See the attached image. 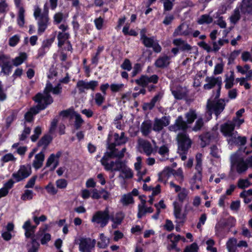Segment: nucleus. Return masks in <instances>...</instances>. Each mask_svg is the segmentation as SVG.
<instances>
[{
  "label": "nucleus",
  "mask_w": 252,
  "mask_h": 252,
  "mask_svg": "<svg viewBox=\"0 0 252 252\" xmlns=\"http://www.w3.org/2000/svg\"><path fill=\"white\" fill-rule=\"evenodd\" d=\"M213 22V18L208 14L201 15L198 19L197 22L199 24H209Z\"/></svg>",
  "instance_id": "41"
},
{
  "label": "nucleus",
  "mask_w": 252,
  "mask_h": 252,
  "mask_svg": "<svg viewBox=\"0 0 252 252\" xmlns=\"http://www.w3.org/2000/svg\"><path fill=\"white\" fill-rule=\"evenodd\" d=\"M75 119L74 126L75 127L79 128L84 122L81 115L77 112L73 113V119Z\"/></svg>",
  "instance_id": "46"
},
{
  "label": "nucleus",
  "mask_w": 252,
  "mask_h": 252,
  "mask_svg": "<svg viewBox=\"0 0 252 252\" xmlns=\"http://www.w3.org/2000/svg\"><path fill=\"white\" fill-rule=\"evenodd\" d=\"M113 137L114 139V143L109 144L108 146V148L109 150H113L117 145L124 144L127 141V138L125 136V134L124 132H122L120 135L115 133L114 134Z\"/></svg>",
  "instance_id": "18"
},
{
  "label": "nucleus",
  "mask_w": 252,
  "mask_h": 252,
  "mask_svg": "<svg viewBox=\"0 0 252 252\" xmlns=\"http://www.w3.org/2000/svg\"><path fill=\"white\" fill-rule=\"evenodd\" d=\"M237 7L242 14H250L252 12V0H242Z\"/></svg>",
  "instance_id": "23"
},
{
  "label": "nucleus",
  "mask_w": 252,
  "mask_h": 252,
  "mask_svg": "<svg viewBox=\"0 0 252 252\" xmlns=\"http://www.w3.org/2000/svg\"><path fill=\"white\" fill-rule=\"evenodd\" d=\"M200 138L201 140L200 145L202 147H204L210 143L212 139L214 138V137L212 136L210 133H206L201 135Z\"/></svg>",
  "instance_id": "35"
},
{
  "label": "nucleus",
  "mask_w": 252,
  "mask_h": 252,
  "mask_svg": "<svg viewBox=\"0 0 252 252\" xmlns=\"http://www.w3.org/2000/svg\"><path fill=\"white\" fill-rule=\"evenodd\" d=\"M110 219L109 207H106L104 211L96 212L92 219V222L98 224L101 227L105 226Z\"/></svg>",
  "instance_id": "8"
},
{
  "label": "nucleus",
  "mask_w": 252,
  "mask_h": 252,
  "mask_svg": "<svg viewBox=\"0 0 252 252\" xmlns=\"http://www.w3.org/2000/svg\"><path fill=\"white\" fill-rule=\"evenodd\" d=\"M220 130L223 136L226 138L228 143H230L232 137H235V135L237 132L234 130V124L231 121H228L221 125Z\"/></svg>",
  "instance_id": "9"
},
{
  "label": "nucleus",
  "mask_w": 252,
  "mask_h": 252,
  "mask_svg": "<svg viewBox=\"0 0 252 252\" xmlns=\"http://www.w3.org/2000/svg\"><path fill=\"white\" fill-rule=\"evenodd\" d=\"M10 64H11V63L7 56L3 54H0V67L1 68Z\"/></svg>",
  "instance_id": "49"
},
{
  "label": "nucleus",
  "mask_w": 252,
  "mask_h": 252,
  "mask_svg": "<svg viewBox=\"0 0 252 252\" xmlns=\"http://www.w3.org/2000/svg\"><path fill=\"white\" fill-rule=\"evenodd\" d=\"M152 130V123L150 121L143 122L141 126V131L143 135H148Z\"/></svg>",
  "instance_id": "33"
},
{
  "label": "nucleus",
  "mask_w": 252,
  "mask_h": 252,
  "mask_svg": "<svg viewBox=\"0 0 252 252\" xmlns=\"http://www.w3.org/2000/svg\"><path fill=\"white\" fill-rule=\"evenodd\" d=\"M111 152L108 153L109 157H116L118 158H123L126 151L125 148H123L122 151L118 153H116V149L115 148L113 150H110Z\"/></svg>",
  "instance_id": "51"
},
{
  "label": "nucleus",
  "mask_w": 252,
  "mask_h": 252,
  "mask_svg": "<svg viewBox=\"0 0 252 252\" xmlns=\"http://www.w3.org/2000/svg\"><path fill=\"white\" fill-rule=\"evenodd\" d=\"M234 75L233 72H231L229 75H226V78L224 80L225 88L226 89H231L234 85Z\"/></svg>",
  "instance_id": "36"
},
{
  "label": "nucleus",
  "mask_w": 252,
  "mask_h": 252,
  "mask_svg": "<svg viewBox=\"0 0 252 252\" xmlns=\"http://www.w3.org/2000/svg\"><path fill=\"white\" fill-rule=\"evenodd\" d=\"M109 157L108 153H107L101 159V163L104 166L105 170L107 171H120L125 162L118 159L115 162L111 161L108 162V158Z\"/></svg>",
  "instance_id": "10"
},
{
  "label": "nucleus",
  "mask_w": 252,
  "mask_h": 252,
  "mask_svg": "<svg viewBox=\"0 0 252 252\" xmlns=\"http://www.w3.org/2000/svg\"><path fill=\"white\" fill-rule=\"evenodd\" d=\"M246 142L245 137H240L238 135L237 132L235 135V137H232V140L229 144H236L240 145H244Z\"/></svg>",
  "instance_id": "42"
},
{
  "label": "nucleus",
  "mask_w": 252,
  "mask_h": 252,
  "mask_svg": "<svg viewBox=\"0 0 252 252\" xmlns=\"http://www.w3.org/2000/svg\"><path fill=\"white\" fill-rule=\"evenodd\" d=\"M67 16L62 12H57L54 16V23L59 24L65 21Z\"/></svg>",
  "instance_id": "43"
},
{
  "label": "nucleus",
  "mask_w": 252,
  "mask_h": 252,
  "mask_svg": "<svg viewBox=\"0 0 252 252\" xmlns=\"http://www.w3.org/2000/svg\"><path fill=\"white\" fill-rule=\"evenodd\" d=\"M178 151L181 155L182 160H185L187 157L186 153L190 147L191 141L185 132L179 133L177 136Z\"/></svg>",
  "instance_id": "5"
},
{
  "label": "nucleus",
  "mask_w": 252,
  "mask_h": 252,
  "mask_svg": "<svg viewBox=\"0 0 252 252\" xmlns=\"http://www.w3.org/2000/svg\"><path fill=\"white\" fill-rule=\"evenodd\" d=\"M68 183L64 179H60L56 181L57 188L59 189H64L66 188Z\"/></svg>",
  "instance_id": "55"
},
{
  "label": "nucleus",
  "mask_w": 252,
  "mask_h": 252,
  "mask_svg": "<svg viewBox=\"0 0 252 252\" xmlns=\"http://www.w3.org/2000/svg\"><path fill=\"white\" fill-rule=\"evenodd\" d=\"M224 63L220 61V63L216 64L214 70V74L215 75L221 73L223 70Z\"/></svg>",
  "instance_id": "60"
},
{
  "label": "nucleus",
  "mask_w": 252,
  "mask_h": 252,
  "mask_svg": "<svg viewBox=\"0 0 252 252\" xmlns=\"http://www.w3.org/2000/svg\"><path fill=\"white\" fill-rule=\"evenodd\" d=\"M20 36L18 34H15L11 37L8 41V44L11 47L15 46L19 42Z\"/></svg>",
  "instance_id": "56"
},
{
  "label": "nucleus",
  "mask_w": 252,
  "mask_h": 252,
  "mask_svg": "<svg viewBox=\"0 0 252 252\" xmlns=\"http://www.w3.org/2000/svg\"><path fill=\"white\" fill-rule=\"evenodd\" d=\"M161 97L160 94H158L155 96L150 103H145L144 105V108L146 109H152L155 106V104Z\"/></svg>",
  "instance_id": "44"
},
{
  "label": "nucleus",
  "mask_w": 252,
  "mask_h": 252,
  "mask_svg": "<svg viewBox=\"0 0 252 252\" xmlns=\"http://www.w3.org/2000/svg\"><path fill=\"white\" fill-rule=\"evenodd\" d=\"M187 128V123L183 120L182 116H179L176 120L175 124L169 126L170 130L173 131H177L180 130L184 131Z\"/></svg>",
  "instance_id": "22"
},
{
  "label": "nucleus",
  "mask_w": 252,
  "mask_h": 252,
  "mask_svg": "<svg viewBox=\"0 0 252 252\" xmlns=\"http://www.w3.org/2000/svg\"><path fill=\"white\" fill-rule=\"evenodd\" d=\"M45 159V155L43 151L36 154L32 161V166L36 170L40 168L43 163Z\"/></svg>",
  "instance_id": "24"
},
{
  "label": "nucleus",
  "mask_w": 252,
  "mask_h": 252,
  "mask_svg": "<svg viewBox=\"0 0 252 252\" xmlns=\"http://www.w3.org/2000/svg\"><path fill=\"white\" fill-rule=\"evenodd\" d=\"M158 80V77L157 75H153L150 77H148L147 75H142L139 79H136L135 82L138 85L144 87L150 83H157Z\"/></svg>",
  "instance_id": "17"
},
{
  "label": "nucleus",
  "mask_w": 252,
  "mask_h": 252,
  "mask_svg": "<svg viewBox=\"0 0 252 252\" xmlns=\"http://www.w3.org/2000/svg\"><path fill=\"white\" fill-rule=\"evenodd\" d=\"M240 9L237 7H236L232 15L230 17V21L232 24H236L240 18Z\"/></svg>",
  "instance_id": "45"
},
{
  "label": "nucleus",
  "mask_w": 252,
  "mask_h": 252,
  "mask_svg": "<svg viewBox=\"0 0 252 252\" xmlns=\"http://www.w3.org/2000/svg\"><path fill=\"white\" fill-rule=\"evenodd\" d=\"M18 15L17 18V24L19 26L22 27L25 24V11H18Z\"/></svg>",
  "instance_id": "57"
},
{
  "label": "nucleus",
  "mask_w": 252,
  "mask_h": 252,
  "mask_svg": "<svg viewBox=\"0 0 252 252\" xmlns=\"http://www.w3.org/2000/svg\"><path fill=\"white\" fill-rule=\"evenodd\" d=\"M52 140V138L50 136L46 135L42 138V139L39 141L38 145L39 146H44L46 147L47 146Z\"/></svg>",
  "instance_id": "61"
},
{
  "label": "nucleus",
  "mask_w": 252,
  "mask_h": 252,
  "mask_svg": "<svg viewBox=\"0 0 252 252\" xmlns=\"http://www.w3.org/2000/svg\"><path fill=\"white\" fill-rule=\"evenodd\" d=\"M120 202L124 206H127L134 203V200L131 193L124 194L120 200Z\"/></svg>",
  "instance_id": "34"
},
{
  "label": "nucleus",
  "mask_w": 252,
  "mask_h": 252,
  "mask_svg": "<svg viewBox=\"0 0 252 252\" xmlns=\"http://www.w3.org/2000/svg\"><path fill=\"white\" fill-rule=\"evenodd\" d=\"M109 243V239L105 237L103 233L99 235V241L97 243V246L100 248H105Z\"/></svg>",
  "instance_id": "40"
},
{
  "label": "nucleus",
  "mask_w": 252,
  "mask_h": 252,
  "mask_svg": "<svg viewBox=\"0 0 252 252\" xmlns=\"http://www.w3.org/2000/svg\"><path fill=\"white\" fill-rule=\"evenodd\" d=\"M125 217L123 213L120 212L117 213L115 215L111 217V220L113 222L112 227L113 228H116L120 225Z\"/></svg>",
  "instance_id": "29"
},
{
  "label": "nucleus",
  "mask_w": 252,
  "mask_h": 252,
  "mask_svg": "<svg viewBox=\"0 0 252 252\" xmlns=\"http://www.w3.org/2000/svg\"><path fill=\"white\" fill-rule=\"evenodd\" d=\"M171 90L173 95L176 99H181L186 95L185 89L181 87L175 88L173 86H172L171 87Z\"/></svg>",
  "instance_id": "30"
},
{
  "label": "nucleus",
  "mask_w": 252,
  "mask_h": 252,
  "mask_svg": "<svg viewBox=\"0 0 252 252\" xmlns=\"http://www.w3.org/2000/svg\"><path fill=\"white\" fill-rule=\"evenodd\" d=\"M144 45L147 47H152L155 52L159 53L161 51V47L154 37H146L142 40Z\"/></svg>",
  "instance_id": "19"
},
{
  "label": "nucleus",
  "mask_w": 252,
  "mask_h": 252,
  "mask_svg": "<svg viewBox=\"0 0 252 252\" xmlns=\"http://www.w3.org/2000/svg\"><path fill=\"white\" fill-rule=\"evenodd\" d=\"M237 242V239L234 237L230 238L228 240L226 243V246L228 252H236Z\"/></svg>",
  "instance_id": "31"
},
{
  "label": "nucleus",
  "mask_w": 252,
  "mask_h": 252,
  "mask_svg": "<svg viewBox=\"0 0 252 252\" xmlns=\"http://www.w3.org/2000/svg\"><path fill=\"white\" fill-rule=\"evenodd\" d=\"M48 8L47 3L44 5L43 13H41V9L38 7H35L34 11V16L38 23V32L41 34L46 30L48 21Z\"/></svg>",
  "instance_id": "4"
},
{
  "label": "nucleus",
  "mask_w": 252,
  "mask_h": 252,
  "mask_svg": "<svg viewBox=\"0 0 252 252\" xmlns=\"http://www.w3.org/2000/svg\"><path fill=\"white\" fill-rule=\"evenodd\" d=\"M27 58L26 53H21L18 57L13 59L12 61V63L14 66H18L21 64Z\"/></svg>",
  "instance_id": "37"
},
{
  "label": "nucleus",
  "mask_w": 252,
  "mask_h": 252,
  "mask_svg": "<svg viewBox=\"0 0 252 252\" xmlns=\"http://www.w3.org/2000/svg\"><path fill=\"white\" fill-rule=\"evenodd\" d=\"M158 154L162 157V160H164L168 158L169 150L165 145L159 148L158 151Z\"/></svg>",
  "instance_id": "48"
},
{
  "label": "nucleus",
  "mask_w": 252,
  "mask_h": 252,
  "mask_svg": "<svg viewBox=\"0 0 252 252\" xmlns=\"http://www.w3.org/2000/svg\"><path fill=\"white\" fill-rule=\"evenodd\" d=\"M198 247L196 243H193L190 245L186 247L183 252H197Z\"/></svg>",
  "instance_id": "64"
},
{
  "label": "nucleus",
  "mask_w": 252,
  "mask_h": 252,
  "mask_svg": "<svg viewBox=\"0 0 252 252\" xmlns=\"http://www.w3.org/2000/svg\"><path fill=\"white\" fill-rule=\"evenodd\" d=\"M186 118L187 119V122L190 124L198 117L196 111L193 109H190L186 114Z\"/></svg>",
  "instance_id": "38"
},
{
  "label": "nucleus",
  "mask_w": 252,
  "mask_h": 252,
  "mask_svg": "<svg viewBox=\"0 0 252 252\" xmlns=\"http://www.w3.org/2000/svg\"><path fill=\"white\" fill-rule=\"evenodd\" d=\"M95 244V240H92L90 238H81L80 239L79 250L81 252H91Z\"/></svg>",
  "instance_id": "15"
},
{
  "label": "nucleus",
  "mask_w": 252,
  "mask_h": 252,
  "mask_svg": "<svg viewBox=\"0 0 252 252\" xmlns=\"http://www.w3.org/2000/svg\"><path fill=\"white\" fill-rule=\"evenodd\" d=\"M69 36V34L68 32H59L58 35L59 47H62V45L67 41L68 44L67 50H70L71 48V47L69 42L67 41V39H68Z\"/></svg>",
  "instance_id": "26"
},
{
  "label": "nucleus",
  "mask_w": 252,
  "mask_h": 252,
  "mask_svg": "<svg viewBox=\"0 0 252 252\" xmlns=\"http://www.w3.org/2000/svg\"><path fill=\"white\" fill-rule=\"evenodd\" d=\"M240 153V151H238L232 154L230 157L231 170L230 175L232 174L234 171H236L239 174H242L248 169V164L246 161L244 160V157Z\"/></svg>",
  "instance_id": "3"
},
{
  "label": "nucleus",
  "mask_w": 252,
  "mask_h": 252,
  "mask_svg": "<svg viewBox=\"0 0 252 252\" xmlns=\"http://www.w3.org/2000/svg\"><path fill=\"white\" fill-rule=\"evenodd\" d=\"M105 95L99 93L95 94L94 100L97 105L100 106L103 103L105 99Z\"/></svg>",
  "instance_id": "58"
},
{
  "label": "nucleus",
  "mask_w": 252,
  "mask_h": 252,
  "mask_svg": "<svg viewBox=\"0 0 252 252\" xmlns=\"http://www.w3.org/2000/svg\"><path fill=\"white\" fill-rule=\"evenodd\" d=\"M32 173L31 167L29 165L20 166L17 172L13 173L12 177L16 182H20L27 177Z\"/></svg>",
  "instance_id": "12"
},
{
  "label": "nucleus",
  "mask_w": 252,
  "mask_h": 252,
  "mask_svg": "<svg viewBox=\"0 0 252 252\" xmlns=\"http://www.w3.org/2000/svg\"><path fill=\"white\" fill-rule=\"evenodd\" d=\"M169 117H163L161 119H155L153 126V130L155 131H160L164 126L169 124Z\"/></svg>",
  "instance_id": "21"
},
{
  "label": "nucleus",
  "mask_w": 252,
  "mask_h": 252,
  "mask_svg": "<svg viewBox=\"0 0 252 252\" xmlns=\"http://www.w3.org/2000/svg\"><path fill=\"white\" fill-rule=\"evenodd\" d=\"M174 207V215L176 219L182 220H185L186 218V215L190 211L193 210V208L190 206L189 204H187L185 206V213H181L182 204L180 202L175 201L173 203Z\"/></svg>",
  "instance_id": "11"
},
{
  "label": "nucleus",
  "mask_w": 252,
  "mask_h": 252,
  "mask_svg": "<svg viewBox=\"0 0 252 252\" xmlns=\"http://www.w3.org/2000/svg\"><path fill=\"white\" fill-rule=\"evenodd\" d=\"M173 44L182 51H185L189 53H191V51L193 53L197 52V48L196 47H191L185 40L181 38L174 39Z\"/></svg>",
  "instance_id": "13"
},
{
  "label": "nucleus",
  "mask_w": 252,
  "mask_h": 252,
  "mask_svg": "<svg viewBox=\"0 0 252 252\" xmlns=\"http://www.w3.org/2000/svg\"><path fill=\"white\" fill-rule=\"evenodd\" d=\"M98 85V82L92 80L90 82H86L84 80H80L77 83V87L79 91L81 92H84L85 90H94L95 88Z\"/></svg>",
  "instance_id": "16"
},
{
  "label": "nucleus",
  "mask_w": 252,
  "mask_h": 252,
  "mask_svg": "<svg viewBox=\"0 0 252 252\" xmlns=\"http://www.w3.org/2000/svg\"><path fill=\"white\" fill-rule=\"evenodd\" d=\"M16 158L11 153H8L4 155L1 158V161L3 162H7L9 161H15Z\"/></svg>",
  "instance_id": "63"
},
{
  "label": "nucleus",
  "mask_w": 252,
  "mask_h": 252,
  "mask_svg": "<svg viewBox=\"0 0 252 252\" xmlns=\"http://www.w3.org/2000/svg\"><path fill=\"white\" fill-rule=\"evenodd\" d=\"M61 156L60 152H58L56 154H51L47 159L46 167H50L52 170L55 169L59 165V159Z\"/></svg>",
  "instance_id": "20"
},
{
  "label": "nucleus",
  "mask_w": 252,
  "mask_h": 252,
  "mask_svg": "<svg viewBox=\"0 0 252 252\" xmlns=\"http://www.w3.org/2000/svg\"><path fill=\"white\" fill-rule=\"evenodd\" d=\"M37 225H32L30 220H27L23 225V228L25 231V236L26 237H30L33 234L35 229Z\"/></svg>",
  "instance_id": "27"
},
{
  "label": "nucleus",
  "mask_w": 252,
  "mask_h": 252,
  "mask_svg": "<svg viewBox=\"0 0 252 252\" xmlns=\"http://www.w3.org/2000/svg\"><path fill=\"white\" fill-rule=\"evenodd\" d=\"M251 185L248 179H240L238 182V187L240 189L248 188Z\"/></svg>",
  "instance_id": "59"
},
{
  "label": "nucleus",
  "mask_w": 252,
  "mask_h": 252,
  "mask_svg": "<svg viewBox=\"0 0 252 252\" xmlns=\"http://www.w3.org/2000/svg\"><path fill=\"white\" fill-rule=\"evenodd\" d=\"M189 191L187 189L183 188L181 191L178 193L177 198L181 202L180 203L182 204L184 201L189 198Z\"/></svg>",
  "instance_id": "39"
},
{
  "label": "nucleus",
  "mask_w": 252,
  "mask_h": 252,
  "mask_svg": "<svg viewBox=\"0 0 252 252\" xmlns=\"http://www.w3.org/2000/svg\"><path fill=\"white\" fill-rule=\"evenodd\" d=\"M170 63V58L164 56L159 58L155 62V65L158 67L162 68L167 66Z\"/></svg>",
  "instance_id": "32"
},
{
  "label": "nucleus",
  "mask_w": 252,
  "mask_h": 252,
  "mask_svg": "<svg viewBox=\"0 0 252 252\" xmlns=\"http://www.w3.org/2000/svg\"><path fill=\"white\" fill-rule=\"evenodd\" d=\"M124 87V84L123 83H113L110 85V90L113 93L120 92Z\"/></svg>",
  "instance_id": "53"
},
{
  "label": "nucleus",
  "mask_w": 252,
  "mask_h": 252,
  "mask_svg": "<svg viewBox=\"0 0 252 252\" xmlns=\"http://www.w3.org/2000/svg\"><path fill=\"white\" fill-rule=\"evenodd\" d=\"M119 171H121V174L120 175V177L123 179H131L133 176L132 170L126 165L125 162Z\"/></svg>",
  "instance_id": "28"
},
{
  "label": "nucleus",
  "mask_w": 252,
  "mask_h": 252,
  "mask_svg": "<svg viewBox=\"0 0 252 252\" xmlns=\"http://www.w3.org/2000/svg\"><path fill=\"white\" fill-rule=\"evenodd\" d=\"M171 174L178 178L180 182H182L184 180L183 171L182 168H178L176 171L173 172V170L170 167H167L158 174V181L164 184H165Z\"/></svg>",
  "instance_id": "7"
},
{
  "label": "nucleus",
  "mask_w": 252,
  "mask_h": 252,
  "mask_svg": "<svg viewBox=\"0 0 252 252\" xmlns=\"http://www.w3.org/2000/svg\"><path fill=\"white\" fill-rule=\"evenodd\" d=\"M206 84L204 85L203 88L205 90H210L217 86L218 89L215 97V100L212 101L209 100L207 103L208 112L207 114L209 116L211 119L212 113L214 112L217 116L223 111L225 106V100L224 99H218L220 96L222 79L220 77H215L213 76H207L205 78Z\"/></svg>",
  "instance_id": "2"
},
{
  "label": "nucleus",
  "mask_w": 252,
  "mask_h": 252,
  "mask_svg": "<svg viewBox=\"0 0 252 252\" xmlns=\"http://www.w3.org/2000/svg\"><path fill=\"white\" fill-rule=\"evenodd\" d=\"M191 33V29L188 24L182 23L175 30L174 35H188Z\"/></svg>",
  "instance_id": "25"
},
{
  "label": "nucleus",
  "mask_w": 252,
  "mask_h": 252,
  "mask_svg": "<svg viewBox=\"0 0 252 252\" xmlns=\"http://www.w3.org/2000/svg\"><path fill=\"white\" fill-rule=\"evenodd\" d=\"M221 153V150L217 146L214 145L211 147L210 154L219 161H220Z\"/></svg>",
  "instance_id": "47"
},
{
  "label": "nucleus",
  "mask_w": 252,
  "mask_h": 252,
  "mask_svg": "<svg viewBox=\"0 0 252 252\" xmlns=\"http://www.w3.org/2000/svg\"><path fill=\"white\" fill-rule=\"evenodd\" d=\"M145 214H146L145 201L142 200L141 204L138 205V213L137 216L139 218H141Z\"/></svg>",
  "instance_id": "50"
},
{
  "label": "nucleus",
  "mask_w": 252,
  "mask_h": 252,
  "mask_svg": "<svg viewBox=\"0 0 252 252\" xmlns=\"http://www.w3.org/2000/svg\"><path fill=\"white\" fill-rule=\"evenodd\" d=\"M45 189H46L47 191L49 193L52 194V195H55V194H57V193L58 192L57 189L55 187L54 185L51 183H49L46 186V187H45Z\"/></svg>",
  "instance_id": "62"
},
{
  "label": "nucleus",
  "mask_w": 252,
  "mask_h": 252,
  "mask_svg": "<svg viewBox=\"0 0 252 252\" xmlns=\"http://www.w3.org/2000/svg\"><path fill=\"white\" fill-rule=\"evenodd\" d=\"M207 247L206 249L207 251L210 252H217V250L215 247H214L215 245V241L212 239H209L206 242Z\"/></svg>",
  "instance_id": "54"
},
{
  "label": "nucleus",
  "mask_w": 252,
  "mask_h": 252,
  "mask_svg": "<svg viewBox=\"0 0 252 252\" xmlns=\"http://www.w3.org/2000/svg\"><path fill=\"white\" fill-rule=\"evenodd\" d=\"M12 64L7 65L6 66H3V67L1 68V70L0 71V76H7L9 75L12 72Z\"/></svg>",
  "instance_id": "52"
},
{
  "label": "nucleus",
  "mask_w": 252,
  "mask_h": 252,
  "mask_svg": "<svg viewBox=\"0 0 252 252\" xmlns=\"http://www.w3.org/2000/svg\"><path fill=\"white\" fill-rule=\"evenodd\" d=\"M61 85L58 84L55 87H53L50 83L48 82L43 93L37 94L33 98L37 105L32 107L25 115L26 121H32L33 115L37 114L40 110L44 109L48 105L53 102V99L49 94L50 92L53 94H58L61 92Z\"/></svg>",
  "instance_id": "1"
},
{
  "label": "nucleus",
  "mask_w": 252,
  "mask_h": 252,
  "mask_svg": "<svg viewBox=\"0 0 252 252\" xmlns=\"http://www.w3.org/2000/svg\"><path fill=\"white\" fill-rule=\"evenodd\" d=\"M202 155L200 153H198L196 155V165L195 169L197 171L193 177L190 181L191 189L193 190L194 189H199L200 186L196 184V181H201L202 179Z\"/></svg>",
  "instance_id": "6"
},
{
  "label": "nucleus",
  "mask_w": 252,
  "mask_h": 252,
  "mask_svg": "<svg viewBox=\"0 0 252 252\" xmlns=\"http://www.w3.org/2000/svg\"><path fill=\"white\" fill-rule=\"evenodd\" d=\"M138 147L139 150H142L147 156H150L154 153L157 150L156 146L153 148L151 144L148 141L139 139L138 141Z\"/></svg>",
  "instance_id": "14"
}]
</instances>
